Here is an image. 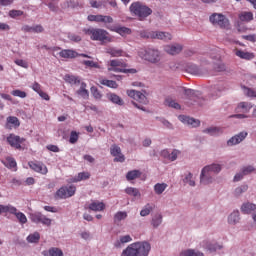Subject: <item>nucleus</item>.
Here are the masks:
<instances>
[{"label": "nucleus", "mask_w": 256, "mask_h": 256, "mask_svg": "<svg viewBox=\"0 0 256 256\" xmlns=\"http://www.w3.org/2000/svg\"><path fill=\"white\" fill-rule=\"evenodd\" d=\"M151 244L149 242H135L128 245L121 253V256H149Z\"/></svg>", "instance_id": "nucleus-1"}, {"label": "nucleus", "mask_w": 256, "mask_h": 256, "mask_svg": "<svg viewBox=\"0 0 256 256\" xmlns=\"http://www.w3.org/2000/svg\"><path fill=\"white\" fill-rule=\"evenodd\" d=\"M129 9L130 13L135 15V17H138L139 21H145V19L153 13V10H151L149 6H146L141 2H133Z\"/></svg>", "instance_id": "nucleus-2"}, {"label": "nucleus", "mask_w": 256, "mask_h": 256, "mask_svg": "<svg viewBox=\"0 0 256 256\" xmlns=\"http://www.w3.org/2000/svg\"><path fill=\"white\" fill-rule=\"evenodd\" d=\"M221 171V166L219 164H211L208 166H205L202 169L201 175H200V182L202 185H209V183H213V175L214 173H219Z\"/></svg>", "instance_id": "nucleus-3"}, {"label": "nucleus", "mask_w": 256, "mask_h": 256, "mask_svg": "<svg viewBox=\"0 0 256 256\" xmlns=\"http://www.w3.org/2000/svg\"><path fill=\"white\" fill-rule=\"evenodd\" d=\"M86 35L90 36L92 41H111L109 33L104 29L89 28L83 30Z\"/></svg>", "instance_id": "nucleus-4"}, {"label": "nucleus", "mask_w": 256, "mask_h": 256, "mask_svg": "<svg viewBox=\"0 0 256 256\" xmlns=\"http://www.w3.org/2000/svg\"><path fill=\"white\" fill-rule=\"evenodd\" d=\"M140 57L144 59V61H148L149 63H159L161 61V52L157 49L147 48L139 52Z\"/></svg>", "instance_id": "nucleus-5"}, {"label": "nucleus", "mask_w": 256, "mask_h": 256, "mask_svg": "<svg viewBox=\"0 0 256 256\" xmlns=\"http://www.w3.org/2000/svg\"><path fill=\"white\" fill-rule=\"evenodd\" d=\"M127 67V63L123 60L115 59L110 61V67H108V71H114L115 73H137L136 69H125Z\"/></svg>", "instance_id": "nucleus-6"}, {"label": "nucleus", "mask_w": 256, "mask_h": 256, "mask_svg": "<svg viewBox=\"0 0 256 256\" xmlns=\"http://www.w3.org/2000/svg\"><path fill=\"white\" fill-rule=\"evenodd\" d=\"M209 21L214 27H219L220 29H229L231 26L229 19L225 15L219 13L210 15Z\"/></svg>", "instance_id": "nucleus-7"}, {"label": "nucleus", "mask_w": 256, "mask_h": 256, "mask_svg": "<svg viewBox=\"0 0 256 256\" xmlns=\"http://www.w3.org/2000/svg\"><path fill=\"white\" fill-rule=\"evenodd\" d=\"M75 191H77V188L74 185L62 186L56 191L54 197L55 199H69V197L75 195Z\"/></svg>", "instance_id": "nucleus-8"}, {"label": "nucleus", "mask_w": 256, "mask_h": 256, "mask_svg": "<svg viewBox=\"0 0 256 256\" xmlns=\"http://www.w3.org/2000/svg\"><path fill=\"white\" fill-rule=\"evenodd\" d=\"M6 141L10 147H13V149H18V151H21L23 149V143L27 141V139L15 135L14 133H11L7 136Z\"/></svg>", "instance_id": "nucleus-9"}, {"label": "nucleus", "mask_w": 256, "mask_h": 256, "mask_svg": "<svg viewBox=\"0 0 256 256\" xmlns=\"http://www.w3.org/2000/svg\"><path fill=\"white\" fill-rule=\"evenodd\" d=\"M28 165L30 169H32V171H35L36 173H40L41 175H47V173H49V169L43 162L30 161Z\"/></svg>", "instance_id": "nucleus-10"}, {"label": "nucleus", "mask_w": 256, "mask_h": 256, "mask_svg": "<svg viewBox=\"0 0 256 256\" xmlns=\"http://www.w3.org/2000/svg\"><path fill=\"white\" fill-rule=\"evenodd\" d=\"M110 155L114 158L115 163H124L125 161V155L121 152V147L117 146V144H114L110 147Z\"/></svg>", "instance_id": "nucleus-11"}, {"label": "nucleus", "mask_w": 256, "mask_h": 256, "mask_svg": "<svg viewBox=\"0 0 256 256\" xmlns=\"http://www.w3.org/2000/svg\"><path fill=\"white\" fill-rule=\"evenodd\" d=\"M128 97H131L135 101H138V103H142L143 105H147L149 103V100H147V96L145 94L141 93L140 91L135 90H127Z\"/></svg>", "instance_id": "nucleus-12"}, {"label": "nucleus", "mask_w": 256, "mask_h": 256, "mask_svg": "<svg viewBox=\"0 0 256 256\" xmlns=\"http://www.w3.org/2000/svg\"><path fill=\"white\" fill-rule=\"evenodd\" d=\"M248 133L246 131H242L239 134L231 137L228 141H227V145L229 147H233V145H239V143H241L242 141H245V139L247 138Z\"/></svg>", "instance_id": "nucleus-13"}, {"label": "nucleus", "mask_w": 256, "mask_h": 256, "mask_svg": "<svg viewBox=\"0 0 256 256\" xmlns=\"http://www.w3.org/2000/svg\"><path fill=\"white\" fill-rule=\"evenodd\" d=\"M151 39H160L161 41H171L173 36L169 32L151 31Z\"/></svg>", "instance_id": "nucleus-14"}, {"label": "nucleus", "mask_w": 256, "mask_h": 256, "mask_svg": "<svg viewBox=\"0 0 256 256\" xmlns=\"http://www.w3.org/2000/svg\"><path fill=\"white\" fill-rule=\"evenodd\" d=\"M105 52L107 55H111L112 57H125V55H127L123 49L113 46L106 47Z\"/></svg>", "instance_id": "nucleus-15"}, {"label": "nucleus", "mask_w": 256, "mask_h": 256, "mask_svg": "<svg viewBox=\"0 0 256 256\" xmlns=\"http://www.w3.org/2000/svg\"><path fill=\"white\" fill-rule=\"evenodd\" d=\"M252 109H253V104L251 102H240L236 107V112L247 114Z\"/></svg>", "instance_id": "nucleus-16"}, {"label": "nucleus", "mask_w": 256, "mask_h": 256, "mask_svg": "<svg viewBox=\"0 0 256 256\" xmlns=\"http://www.w3.org/2000/svg\"><path fill=\"white\" fill-rule=\"evenodd\" d=\"M223 91H227V84H225V82H220L213 86L212 95L214 97H221V94L223 93Z\"/></svg>", "instance_id": "nucleus-17"}, {"label": "nucleus", "mask_w": 256, "mask_h": 256, "mask_svg": "<svg viewBox=\"0 0 256 256\" xmlns=\"http://www.w3.org/2000/svg\"><path fill=\"white\" fill-rule=\"evenodd\" d=\"M21 126V122L19 121V118L15 116H9L6 119V129H17Z\"/></svg>", "instance_id": "nucleus-18"}, {"label": "nucleus", "mask_w": 256, "mask_h": 256, "mask_svg": "<svg viewBox=\"0 0 256 256\" xmlns=\"http://www.w3.org/2000/svg\"><path fill=\"white\" fill-rule=\"evenodd\" d=\"M59 56L62 59H75L76 57H79V53L73 49H64L59 52Z\"/></svg>", "instance_id": "nucleus-19"}, {"label": "nucleus", "mask_w": 256, "mask_h": 256, "mask_svg": "<svg viewBox=\"0 0 256 256\" xmlns=\"http://www.w3.org/2000/svg\"><path fill=\"white\" fill-rule=\"evenodd\" d=\"M22 31L24 33H43L45 29H43L42 25H36V26L24 25L22 27Z\"/></svg>", "instance_id": "nucleus-20"}, {"label": "nucleus", "mask_w": 256, "mask_h": 256, "mask_svg": "<svg viewBox=\"0 0 256 256\" xmlns=\"http://www.w3.org/2000/svg\"><path fill=\"white\" fill-rule=\"evenodd\" d=\"M165 51L169 55H179V53L183 51V46H181L180 44L168 45L165 47Z\"/></svg>", "instance_id": "nucleus-21"}, {"label": "nucleus", "mask_w": 256, "mask_h": 256, "mask_svg": "<svg viewBox=\"0 0 256 256\" xmlns=\"http://www.w3.org/2000/svg\"><path fill=\"white\" fill-rule=\"evenodd\" d=\"M179 120L182 123H186V125H191L192 127H199L200 122L199 120H195V118H191L189 116L180 115Z\"/></svg>", "instance_id": "nucleus-22"}, {"label": "nucleus", "mask_w": 256, "mask_h": 256, "mask_svg": "<svg viewBox=\"0 0 256 256\" xmlns=\"http://www.w3.org/2000/svg\"><path fill=\"white\" fill-rule=\"evenodd\" d=\"M236 57L240 59H246V61H251V59H255V54L251 52H245L243 50H236L235 51Z\"/></svg>", "instance_id": "nucleus-23"}, {"label": "nucleus", "mask_w": 256, "mask_h": 256, "mask_svg": "<svg viewBox=\"0 0 256 256\" xmlns=\"http://www.w3.org/2000/svg\"><path fill=\"white\" fill-rule=\"evenodd\" d=\"M43 256H63V250L57 247H52L49 250L42 251Z\"/></svg>", "instance_id": "nucleus-24"}, {"label": "nucleus", "mask_w": 256, "mask_h": 256, "mask_svg": "<svg viewBox=\"0 0 256 256\" xmlns=\"http://www.w3.org/2000/svg\"><path fill=\"white\" fill-rule=\"evenodd\" d=\"M188 72H190L191 75H197L198 77H201L202 75H207V71L195 65L189 66Z\"/></svg>", "instance_id": "nucleus-25"}, {"label": "nucleus", "mask_w": 256, "mask_h": 256, "mask_svg": "<svg viewBox=\"0 0 256 256\" xmlns=\"http://www.w3.org/2000/svg\"><path fill=\"white\" fill-rule=\"evenodd\" d=\"M64 81L66 83H69L70 85H80L81 84V78H79L78 76L71 75V74H66L64 76Z\"/></svg>", "instance_id": "nucleus-26"}, {"label": "nucleus", "mask_w": 256, "mask_h": 256, "mask_svg": "<svg viewBox=\"0 0 256 256\" xmlns=\"http://www.w3.org/2000/svg\"><path fill=\"white\" fill-rule=\"evenodd\" d=\"M241 212L244 213V215H250V213L255 212V204L250 202L242 204Z\"/></svg>", "instance_id": "nucleus-27"}, {"label": "nucleus", "mask_w": 256, "mask_h": 256, "mask_svg": "<svg viewBox=\"0 0 256 256\" xmlns=\"http://www.w3.org/2000/svg\"><path fill=\"white\" fill-rule=\"evenodd\" d=\"M107 97L111 103H114V105H119L120 107L125 105V102L115 93H110Z\"/></svg>", "instance_id": "nucleus-28"}, {"label": "nucleus", "mask_w": 256, "mask_h": 256, "mask_svg": "<svg viewBox=\"0 0 256 256\" xmlns=\"http://www.w3.org/2000/svg\"><path fill=\"white\" fill-rule=\"evenodd\" d=\"M100 85H104V87H110V89H117L119 85L114 80H108L105 78H99Z\"/></svg>", "instance_id": "nucleus-29"}, {"label": "nucleus", "mask_w": 256, "mask_h": 256, "mask_svg": "<svg viewBox=\"0 0 256 256\" xmlns=\"http://www.w3.org/2000/svg\"><path fill=\"white\" fill-rule=\"evenodd\" d=\"M90 211H104L105 210V203L95 201L90 203L89 207Z\"/></svg>", "instance_id": "nucleus-30"}, {"label": "nucleus", "mask_w": 256, "mask_h": 256, "mask_svg": "<svg viewBox=\"0 0 256 256\" xmlns=\"http://www.w3.org/2000/svg\"><path fill=\"white\" fill-rule=\"evenodd\" d=\"M10 215H15L16 219L21 223V225H25L27 223V216L23 212H18L17 208L15 207V212L11 213Z\"/></svg>", "instance_id": "nucleus-31"}, {"label": "nucleus", "mask_w": 256, "mask_h": 256, "mask_svg": "<svg viewBox=\"0 0 256 256\" xmlns=\"http://www.w3.org/2000/svg\"><path fill=\"white\" fill-rule=\"evenodd\" d=\"M91 177L89 172H80L76 177L73 178V183H79V181H87Z\"/></svg>", "instance_id": "nucleus-32"}, {"label": "nucleus", "mask_w": 256, "mask_h": 256, "mask_svg": "<svg viewBox=\"0 0 256 256\" xmlns=\"http://www.w3.org/2000/svg\"><path fill=\"white\" fill-rule=\"evenodd\" d=\"M238 17L240 21L249 23V21H253V12H241Z\"/></svg>", "instance_id": "nucleus-33"}, {"label": "nucleus", "mask_w": 256, "mask_h": 256, "mask_svg": "<svg viewBox=\"0 0 256 256\" xmlns=\"http://www.w3.org/2000/svg\"><path fill=\"white\" fill-rule=\"evenodd\" d=\"M125 193L127 195H129L130 197H135V198H138V199L141 197V192L137 188L127 187L125 189Z\"/></svg>", "instance_id": "nucleus-34"}, {"label": "nucleus", "mask_w": 256, "mask_h": 256, "mask_svg": "<svg viewBox=\"0 0 256 256\" xmlns=\"http://www.w3.org/2000/svg\"><path fill=\"white\" fill-rule=\"evenodd\" d=\"M141 177V171L139 170H131L126 174L127 181H135V179H139Z\"/></svg>", "instance_id": "nucleus-35"}, {"label": "nucleus", "mask_w": 256, "mask_h": 256, "mask_svg": "<svg viewBox=\"0 0 256 256\" xmlns=\"http://www.w3.org/2000/svg\"><path fill=\"white\" fill-rule=\"evenodd\" d=\"M3 213H15V206L8 204V205H3L0 204V215H3Z\"/></svg>", "instance_id": "nucleus-36"}, {"label": "nucleus", "mask_w": 256, "mask_h": 256, "mask_svg": "<svg viewBox=\"0 0 256 256\" xmlns=\"http://www.w3.org/2000/svg\"><path fill=\"white\" fill-rule=\"evenodd\" d=\"M204 133H208V135L212 136L221 135V133H223V129L219 127H210L205 129Z\"/></svg>", "instance_id": "nucleus-37"}, {"label": "nucleus", "mask_w": 256, "mask_h": 256, "mask_svg": "<svg viewBox=\"0 0 256 256\" xmlns=\"http://www.w3.org/2000/svg\"><path fill=\"white\" fill-rule=\"evenodd\" d=\"M239 211H234L231 213L228 217V223L230 225H235L236 223H239Z\"/></svg>", "instance_id": "nucleus-38"}, {"label": "nucleus", "mask_w": 256, "mask_h": 256, "mask_svg": "<svg viewBox=\"0 0 256 256\" xmlns=\"http://www.w3.org/2000/svg\"><path fill=\"white\" fill-rule=\"evenodd\" d=\"M161 223H163V216L161 214L154 215L151 221V225L154 228H157L159 225H161Z\"/></svg>", "instance_id": "nucleus-39"}, {"label": "nucleus", "mask_w": 256, "mask_h": 256, "mask_svg": "<svg viewBox=\"0 0 256 256\" xmlns=\"http://www.w3.org/2000/svg\"><path fill=\"white\" fill-rule=\"evenodd\" d=\"M118 35H121V37H125L126 35H131V28L127 27H117L114 29Z\"/></svg>", "instance_id": "nucleus-40"}, {"label": "nucleus", "mask_w": 256, "mask_h": 256, "mask_svg": "<svg viewBox=\"0 0 256 256\" xmlns=\"http://www.w3.org/2000/svg\"><path fill=\"white\" fill-rule=\"evenodd\" d=\"M167 187L168 185L166 183H157L156 185H154V191L156 195H162Z\"/></svg>", "instance_id": "nucleus-41"}, {"label": "nucleus", "mask_w": 256, "mask_h": 256, "mask_svg": "<svg viewBox=\"0 0 256 256\" xmlns=\"http://www.w3.org/2000/svg\"><path fill=\"white\" fill-rule=\"evenodd\" d=\"M85 87H87V85L82 83L80 89L77 91V94L80 95V97H83V99H89V91L85 89Z\"/></svg>", "instance_id": "nucleus-42"}, {"label": "nucleus", "mask_w": 256, "mask_h": 256, "mask_svg": "<svg viewBox=\"0 0 256 256\" xmlns=\"http://www.w3.org/2000/svg\"><path fill=\"white\" fill-rule=\"evenodd\" d=\"M249 189V186L247 184H243L239 187H237L234 190L235 197H240V195H243V193H246V191Z\"/></svg>", "instance_id": "nucleus-43"}, {"label": "nucleus", "mask_w": 256, "mask_h": 256, "mask_svg": "<svg viewBox=\"0 0 256 256\" xmlns=\"http://www.w3.org/2000/svg\"><path fill=\"white\" fill-rule=\"evenodd\" d=\"M127 217V212L119 211L114 215V223H121V221H125Z\"/></svg>", "instance_id": "nucleus-44"}, {"label": "nucleus", "mask_w": 256, "mask_h": 256, "mask_svg": "<svg viewBox=\"0 0 256 256\" xmlns=\"http://www.w3.org/2000/svg\"><path fill=\"white\" fill-rule=\"evenodd\" d=\"M39 239H41L39 232H34L27 237L28 243H39Z\"/></svg>", "instance_id": "nucleus-45"}, {"label": "nucleus", "mask_w": 256, "mask_h": 256, "mask_svg": "<svg viewBox=\"0 0 256 256\" xmlns=\"http://www.w3.org/2000/svg\"><path fill=\"white\" fill-rule=\"evenodd\" d=\"M180 256H205L203 252H196L195 250H186L180 253Z\"/></svg>", "instance_id": "nucleus-46"}, {"label": "nucleus", "mask_w": 256, "mask_h": 256, "mask_svg": "<svg viewBox=\"0 0 256 256\" xmlns=\"http://www.w3.org/2000/svg\"><path fill=\"white\" fill-rule=\"evenodd\" d=\"M153 211V206L151 204H146L144 208L140 211L141 217H147Z\"/></svg>", "instance_id": "nucleus-47"}, {"label": "nucleus", "mask_w": 256, "mask_h": 256, "mask_svg": "<svg viewBox=\"0 0 256 256\" xmlns=\"http://www.w3.org/2000/svg\"><path fill=\"white\" fill-rule=\"evenodd\" d=\"M244 89V94L246 95V97H251L256 99V90H254L253 88H249L247 86L243 87Z\"/></svg>", "instance_id": "nucleus-48"}, {"label": "nucleus", "mask_w": 256, "mask_h": 256, "mask_svg": "<svg viewBox=\"0 0 256 256\" xmlns=\"http://www.w3.org/2000/svg\"><path fill=\"white\" fill-rule=\"evenodd\" d=\"M225 69H226L225 64H223L222 62L215 63L213 66V70L216 73H223V71H225Z\"/></svg>", "instance_id": "nucleus-49"}, {"label": "nucleus", "mask_w": 256, "mask_h": 256, "mask_svg": "<svg viewBox=\"0 0 256 256\" xmlns=\"http://www.w3.org/2000/svg\"><path fill=\"white\" fill-rule=\"evenodd\" d=\"M6 167H9V169H15L17 167V161H15L12 157L6 158L5 161Z\"/></svg>", "instance_id": "nucleus-50"}, {"label": "nucleus", "mask_w": 256, "mask_h": 256, "mask_svg": "<svg viewBox=\"0 0 256 256\" xmlns=\"http://www.w3.org/2000/svg\"><path fill=\"white\" fill-rule=\"evenodd\" d=\"M11 95H13V97H20V99H25V97H27V93L19 89L13 90Z\"/></svg>", "instance_id": "nucleus-51"}, {"label": "nucleus", "mask_w": 256, "mask_h": 256, "mask_svg": "<svg viewBox=\"0 0 256 256\" xmlns=\"http://www.w3.org/2000/svg\"><path fill=\"white\" fill-rule=\"evenodd\" d=\"M165 104L168 105V107H172L173 109H181V105L174 100L166 99Z\"/></svg>", "instance_id": "nucleus-52"}, {"label": "nucleus", "mask_w": 256, "mask_h": 256, "mask_svg": "<svg viewBox=\"0 0 256 256\" xmlns=\"http://www.w3.org/2000/svg\"><path fill=\"white\" fill-rule=\"evenodd\" d=\"M205 248L210 251V253L215 252L217 249H221V246L216 244H211V242H206Z\"/></svg>", "instance_id": "nucleus-53"}, {"label": "nucleus", "mask_w": 256, "mask_h": 256, "mask_svg": "<svg viewBox=\"0 0 256 256\" xmlns=\"http://www.w3.org/2000/svg\"><path fill=\"white\" fill-rule=\"evenodd\" d=\"M77 141H79V133L72 131L70 133L69 143H71L72 145H75Z\"/></svg>", "instance_id": "nucleus-54"}, {"label": "nucleus", "mask_w": 256, "mask_h": 256, "mask_svg": "<svg viewBox=\"0 0 256 256\" xmlns=\"http://www.w3.org/2000/svg\"><path fill=\"white\" fill-rule=\"evenodd\" d=\"M42 215L43 214L40 212L31 214L30 219H31L32 223H41Z\"/></svg>", "instance_id": "nucleus-55"}, {"label": "nucleus", "mask_w": 256, "mask_h": 256, "mask_svg": "<svg viewBox=\"0 0 256 256\" xmlns=\"http://www.w3.org/2000/svg\"><path fill=\"white\" fill-rule=\"evenodd\" d=\"M184 183H188L190 187H195V180H193L192 173L187 174V176L184 178Z\"/></svg>", "instance_id": "nucleus-56"}, {"label": "nucleus", "mask_w": 256, "mask_h": 256, "mask_svg": "<svg viewBox=\"0 0 256 256\" xmlns=\"http://www.w3.org/2000/svg\"><path fill=\"white\" fill-rule=\"evenodd\" d=\"M40 223H42V225H46L47 227H50L52 220L50 218H47V216L43 215L40 218Z\"/></svg>", "instance_id": "nucleus-57"}, {"label": "nucleus", "mask_w": 256, "mask_h": 256, "mask_svg": "<svg viewBox=\"0 0 256 256\" xmlns=\"http://www.w3.org/2000/svg\"><path fill=\"white\" fill-rule=\"evenodd\" d=\"M83 65H86V67H93L94 69H99V64L91 60H85L83 62Z\"/></svg>", "instance_id": "nucleus-58"}, {"label": "nucleus", "mask_w": 256, "mask_h": 256, "mask_svg": "<svg viewBox=\"0 0 256 256\" xmlns=\"http://www.w3.org/2000/svg\"><path fill=\"white\" fill-rule=\"evenodd\" d=\"M23 15V11L21 10H10L9 16L12 17V19H15L16 17H21Z\"/></svg>", "instance_id": "nucleus-59"}, {"label": "nucleus", "mask_w": 256, "mask_h": 256, "mask_svg": "<svg viewBox=\"0 0 256 256\" xmlns=\"http://www.w3.org/2000/svg\"><path fill=\"white\" fill-rule=\"evenodd\" d=\"M18 65V67H23L24 69H27L29 67V63L23 59H17L14 61Z\"/></svg>", "instance_id": "nucleus-60"}, {"label": "nucleus", "mask_w": 256, "mask_h": 256, "mask_svg": "<svg viewBox=\"0 0 256 256\" xmlns=\"http://www.w3.org/2000/svg\"><path fill=\"white\" fill-rule=\"evenodd\" d=\"M242 39H245V41H250L251 43H256V34L243 35Z\"/></svg>", "instance_id": "nucleus-61"}, {"label": "nucleus", "mask_w": 256, "mask_h": 256, "mask_svg": "<svg viewBox=\"0 0 256 256\" xmlns=\"http://www.w3.org/2000/svg\"><path fill=\"white\" fill-rule=\"evenodd\" d=\"M68 39L74 43H79L81 41V36L77 34H68Z\"/></svg>", "instance_id": "nucleus-62"}, {"label": "nucleus", "mask_w": 256, "mask_h": 256, "mask_svg": "<svg viewBox=\"0 0 256 256\" xmlns=\"http://www.w3.org/2000/svg\"><path fill=\"white\" fill-rule=\"evenodd\" d=\"M102 15H89L88 21H95L96 23H101Z\"/></svg>", "instance_id": "nucleus-63"}, {"label": "nucleus", "mask_w": 256, "mask_h": 256, "mask_svg": "<svg viewBox=\"0 0 256 256\" xmlns=\"http://www.w3.org/2000/svg\"><path fill=\"white\" fill-rule=\"evenodd\" d=\"M31 89H33V91H35V93H40L43 90L41 89V84H39L38 82H34L31 86Z\"/></svg>", "instance_id": "nucleus-64"}]
</instances>
